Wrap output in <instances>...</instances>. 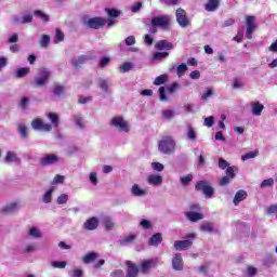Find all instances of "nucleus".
<instances>
[{
    "label": "nucleus",
    "instance_id": "5",
    "mask_svg": "<svg viewBox=\"0 0 277 277\" xmlns=\"http://www.w3.org/2000/svg\"><path fill=\"white\" fill-rule=\"evenodd\" d=\"M176 22L179 23L180 27L183 29L189 27L192 25V19L187 17V12L185 10L179 8L175 13Z\"/></svg>",
    "mask_w": 277,
    "mask_h": 277
},
{
    "label": "nucleus",
    "instance_id": "55",
    "mask_svg": "<svg viewBox=\"0 0 277 277\" xmlns=\"http://www.w3.org/2000/svg\"><path fill=\"white\" fill-rule=\"evenodd\" d=\"M109 62H111V58L107 56L102 57L98 64L100 68H105V66H108Z\"/></svg>",
    "mask_w": 277,
    "mask_h": 277
},
{
    "label": "nucleus",
    "instance_id": "56",
    "mask_svg": "<svg viewBox=\"0 0 277 277\" xmlns=\"http://www.w3.org/2000/svg\"><path fill=\"white\" fill-rule=\"evenodd\" d=\"M131 68H133V65L131 63H123L120 66V70L122 72H129V70H131Z\"/></svg>",
    "mask_w": 277,
    "mask_h": 277
},
{
    "label": "nucleus",
    "instance_id": "21",
    "mask_svg": "<svg viewBox=\"0 0 277 277\" xmlns=\"http://www.w3.org/2000/svg\"><path fill=\"white\" fill-rule=\"evenodd\" d=\"M246 198H248V193L243 189L238 190L233 199V202L235 205V207H237L239 205V202H243V200H246Z\"/></svg>",
    "mask_w": 277,
    "mask_h": 277
},
{
    "label": "nucleus",
    "instance_id": "46",
    "mask_svg": "<svg viewBox=\"0 0 277 277\" xmlns=\"http://www.w3.org/2000/svg\"><path fill=\"white\" fill-rule=\"evenodd\" d=\"M29 235L30 237H36L37 239H40V237H42V233H40L36 227H31L29 229Z\"/></svg>",
    "mask_w": 277,
    "mask_h": 277
},
{
    "label": "nucleus",
    "instance_id": "25",
    "mask_svg": "<svg viewBox=\"0 0 277 277\" xmlns=\"http://www.w3.org/2000/svg\"><path fill=\"white\" fill-rule=\"evenodd\" d=\"M162 241H163V235L161 233H157L149 238V246H158Z\"/></svg>",
    "mask_w": 277,
    "mask_h": 277
},
{
    "label": "nucleus",
    "instance_id": "24",
    "mask_svg": "<svg viewBox=\"0 0 277 277\" xmlns=\"http://www.w3.org/2000/svg\"><path fill=\"white\" fill-rule=\"evenodd\" d=\"M251 109L253 116H261V114H263V109H265V106H263V104L260 102H255L251 104Z\"/></svg>",
    "mask_w": 277,
    "mask_h": 277
},
{
    "label": "nucleus",
    "instance_id": "23",
    "mask_svg": "<svg viewBox=\"0 0 277 277\" xmlns=\"http://www.w3.org/2000/svg\"><path fill=\"white\" fill-rule=\"evenodd\" d=\"M185 217L189 220V222H199V220H205V215L199 212H185Z\"/></svg>",
    "mask_w": 277,
    "mask_h": 277
},
{
    "label": "nucleus",
    "instance_id": "57",
    "mask_svg": "<svg viewBox=\"0 0 277 277\" xmlns=\"http://www.w3.org/2000/svg\"><path fill=\"white\" fill-rule=\"evenodd\" d=\"M115 224L113 223L111 220L109 219H105L104 220V227L106 228V230H113Z\"/></svg>",
    "mask_w": 277,
    "mask_h": 277
},
{
    "label": "nucleus",
    "instance_id": "2",
    "mask_svg": "<svg viewBox=\"0 0 277 277\" xmlns=\"http://www.w3.org/2000/svg\"><path fill=\"white\" fill-rule=\"evenodd\" d=\"M158 149L160 153H163V155H172V153L176 150V142L170 135L162 136L158 142Z\"/></svg>",
    "mask_w": 277,
    "mask_h": 277
},
{
    "label": "nucleus",
    "instance_id": "4",
    "mask_svg": "<svg viewBox=\"0 0 277 277\" xmlns=\"http://www.w3.org/2000/svg\"><path fill=\"white\" fill-rule=\"evenodd\" d=\"M196 239V234L190 233L186 236L185 240H176L173 247L176 250H187V248H192L194 246V240Z\"/></svg>",
    "mask_w": 277,
    "mask_h": 277
},
{
    "label": "nucleus",
    "instance_id": "41",
    "mask_svg": "<svg viewBox=\"0 0 277 277\" xmlns=\"http://www.w3.org/2000/svg\"><path fill=\"white\" fill-rule=\"evenodd\" d=\"M52 199H53V187L50 188V189L43 195V202H45V205H49V202H51Z\"/></svg>",
    "mask_w": 277,
    "mask_h": 277
},
{
    "label": "nucleus",
    "instance_id": "58",
    "mask_svg": "<svg viewBox=\"0 0 277 277\" xmlns=\"http://www.w3.org/2000/svg\"><path fill=\"white\" fill-rule=\"evenodd\" d=\"M199 272L200 274H209L211 271V267L209 266V264H202L200 267H199Z\"/></svg>",
    "mask_w": 277,
    "mask_h": 277
},
{
    "label": "nucleus",
    "instance_id": "6",
    "mask_svg": "<svg viewBox=\"0 0 277 277\" xmlns=\"http://www.w3.org/2000/svg\"><path fill=\"white\" fill-rule=\"evenodd\" d=\"M110 127H115L118 131L129 133V122L122 118V116H116L110 120Z\"/></svg>",
    "mask_w": 277,
    "mask_h": 277
},
{
    "label": "nucleus",
    "instance_id": "7",
    "mask_svg": "<svg viewBox=\"0 0 277 277\" xmlns=\"http://www.w3.org/2000/svg\"><path fill=\"white\" fill-rule=\"evenodd\" d=\"M159 265V259L144 260L140 264L141 274H149L151 269H155Z\"/></svg>",
    "mask_w": 277,
    "mask_h": 277
},
{
    "label": "nucleus",
    "instance_id": "26",
    "mask_svg": "<svg viewBox=\"0 0 277 277\" xmlns=\"http://www.w3.org/2000/svg\"><path fill=\"white\" fill-rule=\"evenodd\" d=\"M149 185H161L163 183V176L151 174L147 179Z\"/></svg>",
    "mask_w": 277,
    "mask_h": 277
},
{
    "label": "nucleus",
    "instance_id": "14",
    "mask_svg": "<svg viewBox=\"0 0 277 277\" xmlns=\"http://www.w3.org/2000/svg\"><path fill=\"white\" fill-rule=\"evenodd\" d=\"M51 77V71L43 69L41 71V77L35 79L34 88H42L49 78Z\"/></svg>",
    "mask_w": 277,
    "mask_h": 277
},
{
    "label": "nucleus",
    "instance_id": "40",
    "mask_svg": "<svg viewBox=\"0 0 277 277\" xmlns=\"http://www.w3.org/2000/svg\"><path fill=\"white\" fill-rule=\"evenodd\" d=\"M17 131L18 133L21 134V136L26 140L27 137V126L23 124V123H19L17 126Z\"/></svg>",
    "mask_w": 277,
    "mask_h": 277
},
{
    "label": "nucleus",
    "instance_id": "59",
    "mask_svg": "<svg viewBox=\"0 0 277 277\" xmlns=\"http://www.w3.org/2000/svg\"><path fill=\"white\" fill-rule=\"evenodd\" d=\"M213 124H215V117L214 116H210V117H207L205 119V126L206 127H212Z\"/></svg>",
    "mask_w": 277,
    "mask_h": 277
},
{
    "label": "nucleus",
    "instance_id": "47",
    "mask_svg": "<svg viewBox=\"0 0 277 277\" xmlns=\"http://www.w3.org/2000/svg\"><path fill=\"white\" fill-rule=\"evenodd\" d=\"M219 168L221 170H227L228 168H230V164L228 163V161L224 160V158H220L219 159Z\"/></svg>",
    "mask_w": 277,
    "mask_h": 277
},
{
    "label": "nucleus",
    "instance_id": "42",
    "mask_svg": "<svg viewBox=\"0 0 277 277\" xmlns=\"http://www.w3.org/2000/svg\"><path fill=\"white\" fill-rule=\"evenodd\" d=\"M170 55V52H155L153 60H166Z\"/></svg>",
    "mask_w": 277,
    "mask_h": 277
},
{
    "label": "nucleus",
    "instance_id": "45",
    "mask_svg": "<svg viewBox=\"0 0 277 277\" xmlns=\"http://www.w3.org/2000/svg\"><path fill=\"white\" fill-rule=\"evenodd\" d=\"M98 88H101V90H103V92H109V81L100 80Z\"/></svg>",
    "mask_w": 277,
    "mask_h": 277
},
{
    "label": "nucleus",
    "instance_id": "53",
    "mask_svg": "<svg viewBox=\"0 0 277 277\" xmlns=\"http://www.w3.org/2000/svg\"><path fill=\"white\" fill-rule=\"evenodd\" d=\"M151 168H153V170H155L156 172H163V169H164L163 164L160 163V162H153V163H151Z\"/></svg>",
    "mask_w": 277,
    "mask_h": 277
},
{
    "label": "nucleus",
    "instance_id": "34",
    "mask_svg": "<svg viewBox=\"0 0 277 277\" xmlns=\"http://www.w3.org/2000/svg\"><path fill=\"white\" fill-rule=\"evenodd\" d=\"M181 184L183 187H187L192 181H194V175L187 174L180 177Z\"/></svg>",
    "mask_w": 277,
    "mask_h": 277
},
{
    "label": "nucleus",
    "instance_id": "16",
    "mask_svg": "<svg viewBox=\"0 0 277 277\" xmlns=\"http://www.w3.org/2000/svg\"><path fill=\"white\" fill-rule=\"evenodd\" d=\"M84 230H96L98 228V219L92 216L83 223Z\"/></svg>",
    "mask_w": 277,
    "mask_h": 277
},
{
    "label": "nucleus",
    "instance_id": "39",
    "mask_svg": "<svg viewBox=\"0 0 277 277\" xmlns=\"http://www.w3.org/2000/svg\"><path fill=\"white\" fill-rule=\"evenodd\" d=\"M187 64L182 63L180 66H177L176 68V74L177 77H183V75H185V72H187Z\"/></svg>",
    "mask_w": 277,
    "mask_h": 277
},
{
    "label": "nucleus",
    "instance_id": "12",
    "mask_svg": "<svg viewBox=\"0 0 277 277\" xmlns=\"http://www.w3.org/2000/svg\"><path fill=\"white\" fill-rule=\"evenodd\" d=\"M57 161H60V156L54 154H48L40 159V163L43 168L47 166H55Z\"/></svg>",
    "mask_w": 277,
    "mask_h": 277
},
{
    "label": "nucleus",
    "instance_id": "51",
    "mask_svg": "<svg viewBox=\"0 0 277 277\" xmlns=\"http://www.w3.org/2000/svg\"><path fill=\"white\" fill-rule=\"evenodd\" d=\"M54 42H64V32H62V30L56 29Z\"/></svg>",
    "mask_w": 277,
    "mask_h": 277
},
{
    "label": "nucleus",
    "instance_id": "3",
    "mask_svg": "<svg viewBox=\"0 0 277 277\" xmlns=\"http://www.w3.org/2000/svg\"><path fill=\"white\" fill-rule=\"evenodd\" d=\"M195 190L196 192H201L206 198H213V194H215V189L213 186L209 184V182L201 180L198 181L195 185Z\"/></svg>",
    "mask_w": 277,
    "mask_h": 277
},
{
    "label": "nucleus",
    "instance_id": "29",
    "mask_svg": "<svg viewBox=\"0 0 277 277\" xmlns=\"http://www.w3.org/2000/svg\"><path fill=\"white\" fill-rule=\"evenodd\" d=\"M238 171H239V169L236 166H232L226 169L225 174L233 181V179H235V176H237Z\"/></svg>",
    "mask_w": 277,
    "mask_h": 277
},
{
    "label": "nucleus",
    "instance_id": "19",
    "mask_svg": "<svg viewBox=\"0 0 277 277\" xmlns=\"http://www.w3.org/2000/svg\"><path fill=\"white\" fill-rule=\"evenodd\" d=\"M222 0H208L205 4L206 12H217Z\"/></svg>",
    "mask_w": 277,
    "mask_h": 277
},
{
    "label": "nucleus",
    "instance_id": "50",
    "mask_svg": "<svg viewBox=\"0 0 277 277\" xmlns=\"http://www.w3.org/2000/svg\"><path fill=\"white\" fill-rule=\"evenodd\" d=\"M274 186V179H267L262 181V183L260 184V187H273Z\"/></svg>",
    "mask_w": 277,
    "mask_h": 277
},
{
    "label": "nucleus",
    "instance_id": "43",
    "mask_svg": "<svg viewBox=\"0 0 277 277\" xmlns=\"http://www.w3.org/2000/svg\"><path fill=\"white\" fill-rule=\"evenodd\" d=\"M259 156V151H250L245 154L243 156H241V160L242 161H248V159H254V157Z\"/></svg>",
    "mask_w": 277,
    "mask_h": 277
},
{
    "label": "nucleus",
    "instance_id": "20",
    "mask_svg": "<svg viewBox=\"0 0 277 277\" xmlns=\"http://www.w3.org/2000/svg\"><path fill=\"white\" fill-rule=\"evenodd\" d=\"M172 267L176 272H183V256L181 253H176L172 260Z\"/></svg>",
    "mask_w": 277,
    "mask_h": 277
},
{
    "label": "nucleus",
    "instance_id": "13",
    "mask_svg": "<svg viewBox=\"0 0 277 277\" xmlns=\"http://www.w3.org/2000/svg\"><path fill=\"white\" fill-rule=\"evenodd\" d=\"M124 264L128 267L126 277H137L140 275V267H137L135 263L128 260Z\"/></svg>",
    "mask_w": 277,
    "mask_h": 277
},
{
    "label": "nucleus",
    "instance_id": "60",
    "mask_svg": "<svg viewBox=\"0 0 277 277\" xmlns=\"http://www.w3.org/2000/svg\"><path fill=\"white\" fill-rule=\"evenodd\" d=\"M74 120L79 129H83V118L81 116H74Z\"/></svg>",
    "mask_w": 277,
    "mask_h": 277
},
{
    "label": "nucleus",
    "instance_id": "28",
    "mask_svg": "<svg viewBox=\"0 0 277 277\" xmlns=\"http://www.w3.org/2000/svg\"><path fill=\"white\" fill-rule=\"evenodd\" d=\"M39 44H40L41 49H48L49 44H51V36L42 35L39 40Z\"/></svg>",
    "mask_w": 277,
    "mask_h": 277
},
{
    "label": "nucleus",
    "instance_id": "31",
    "mask_svg": "<svg viewBox=\"0 0 277 277\" xmlns=\"http://www.w3.org/2000/svg\"><path fill=\"white\" fill-rule=\"evenodd\" d=\"M200 229L203 233H215V227L213 226V223H209V222L201 224Z\"/></svg>",
    "mask_w": 277,
    "mask_h": 277
},
{
    "label": "nucleus",
    "instance_id": "35",
    "mask_svg": "<svg viewBox=\"0 0 277 277\" xmlns=\"http://www.w3.org/2000/svg\"><path fill=\"white\" fill-rule=\"evenodd\" d=\"M167 81H168V75L163 74L156 77V79L154 80V85H163V83H166Z\"/></svg>",
    "mask_w": 277,
    "mask_h": 277
},
{
    "label": "nucleus",
    "instance_id": "36",
    "mask_svg": "<svg viewBox=\"0 0 277 277\" xmlns=\"http://www.w3.org/2000/svg\"><path fill=\"white\" fill-rule=\"evenodd\" d=\"M135 239H137V235L135 234H130L128 236H124L121 239V243H133V241H135Z\"/></svg>",
    "mask_w": 277,
    "mask_h": 277
},
{
    "label": "nucleus",
    "instance_id": "54",
    "mask_svg": "<svg viewBox=\"0 0 277 277\" xmlns=\"http://www.w3.org/2000/svg\"><path fill=\"white\" fill-rule=\"evenodd\" d=\"M230 181H233L229 176L224 175L223 177H221L219 185H221V187H224L226 185H228V183H230Z\"/></svg>",
    "mask_w": 277,
    "mask_h": 277
},
{
    "label": "nucleus",
    "instance_id": "48",
    "mask_svg": "<svg viewBox=\"0 0 277 277\" xmlns=\"http://www.w3.org/2000/svg\"><path fill=\"white\" fill-rule=\"evenodd\" d=\"M57 205H66L68 202V195L62 194L56 199Z\"/></svg>",
    "mask_w": 277,
    "mask_h": 277
},
{
    "label": "nucleus",
    "instance_id": "61",
    "mask_svg": "<svg viewBox=\"0 0 277 277\" xmlns=\"http://www.w3.org/2000/svg\"><path fill=\"white\" fill-rule=\"evenodd\" d=\"M110 277H124V271L115 269L110 273Z\"/></svg>",
    "mask_w": 277,
    "mask_h": 277
},
{
    "label": "nucleus",
    "instance_id": "32",
    "mask_svg": "<svg viewBox=\"0 0 277 277\" xmlns=\"http://www.w3.org/2000/svg\"><path fill=\"white\" fill-rule=\"evenodd\" d=\"M29 75V67H22L17 69L15 77L17 79H23V77H27Z\"/></svg>",
    "mask_w": 277,
    "mask_h": 277
},
{
    "label": "nucleus",
    "instance_id": "1",
    "mask_svg": "<svg viewBox=\"0 0 277 277\" xmlns=\"http://www.w3.org/2000/svg\"><path fill=\"white\" fill-rule=\"evenodd\" d=\"M49 120L51 123H44V121L40 118H36L31 121V128L35 129V131H44L45 133H50V131H53L54 129H57L60 127V117L55 113H49L48 115Z\"/></svg>",
    "mask_w": 277,
    "mask_h": 277
},
{
    "label": "nucleus",
    "instance_id": "37",
    "mask_svg": "<svg viewBox=\"0 0 277 277\" xmlns=\"http://www.w3.org/2000/svg\"><path fill=\"white\" fill-rule=\"evenodd\" d=\"M35 16H38V18H41L44 23H49V15L40 10L34 11Z\"/></svg>",
    "mask_w": 277,
    "mask_h": 277
},
{
    "label": "nucleus",
    "instance_id": "38",
    "mask_svg": "<svg viewBox=\"0 0 277 277\" xmlns=\"http://www.w3.org/2000/svg\"><path fill=\"white\" fill-rule=\"evenodd\" d=\"M18 209V203L13 202L3 208V213H12V211H16Z\"/></svg>",
    "mask_w": 277,
    "mask_h": 277
},
{
    "label": "nucleus",
    "instance_id": "64",
    "mask_svg": "<svg viewBox=\"0 0 277 277\" xmlns=\"http://www.w3.org/2000/svg\"><path fill=\"white\" fill-rule=\"evenodd\" d=\"M27 105H29V97H23L19 107H22V109H27Z\"/></svg>",
    "mask_w": 277,
    "mask_h": 277
},
{
    "label": "nucleus",
    "instance_id": "17",
    "mask_svg": "<svg viewBox=\"0 0 277 277\" xmlns=\"http://www.w3.org/2000/svg\"><path fill=\"white\" fill-rule=\"evenodd\" d=\"M155 49H157V51H172V49H174V45L168 40H159L155 44Z\"/></svg>",
    "mask_w": 277,
    "mask_h": 277
},
{
    "label": "nucleus",
    "instance_id": "9",
    "mask_svg": "<svg viewBox=\"0 0 277 277\" xmlns=\"http://www.w3.org/2000/svg\"><path fill=\"white\" fill-rule=\"evenodd\" d=\"M151 27H168L170 25V17L168 15L156 16L151 18Z\"/></svg>",
    "mask_w": 277,
    "mask_h": 277
},
{
    "label": "nucleus",
    "instance_id": "52",
    "mask_svg": "<svg viewBox=\"0 0 277 277\" xmlns=\"http://www.w3.org/2000/svg\"><path fill=\"white\" fill-rule=\"evenodd\" d=\"M68 265L66 262H52V267L55 269H64Z\"/></svg>",
    "mask_w": 277,
    "mask_h": 277
},
{
    "label": "nucleus",
    "instance_id": "27",
    "mask_svg": "<svg viewBox=\"0 0 277 277\" xmlns=\"http://www.w3.org/2000/svg\"><path fill=\"white\" fill-rule=\"evenodd\" d=\"M97 259H98V253L89 252L83 256L82 261L83 263H85V265H88L90 263H93V261H96Z\"/></svg>",
    "mask_w": 277,
    "mask_h": 277
},
{
    "label": "nucleus",
    "instance_id": "63",
    "mask_svg": "<svg viewBox=\"0 0 277 277\" xmlns=\"http://www.w3.org/2000/svg\"><path fill=\"white\" fill-rule=\"evenodd\" d=\"M70 276L71 277H83V271L79 269V268L74 269V271H71Z\"/></svg>",
    "mask_w": 277,
    "mask_h": 277
},
{
    "label": "nucleus",
    "instance_id": "10",
    "mask_svg": "<svg viewBox=\"0 0 277 277\" xmlns=\"http://www.w3.org/2000/svg\"><path fill=\"white\" fill-rule=\"evenodd\" d=\"M255 17L249 15L246 17L247 23V39L252 40V34L256 30V24H254Z\"/></svg>",
    "mask_w": 277,
    "mask_h": 277
},
{
    "label": "nucleus",
    "instance_id": "62",
    "mask_svg": "<svg viewBox=\"0 0 277 277\" xmlns=\"http://www.w3.org/2000/svg\"><path fill=\"white\" fill-rule=\"evenodd\" d=\"M135 44V36H129L126 38V45L127 47H133Z\"/></svg>",
    "mask_w": 277,
    "mask_h": 277
},
{
    "label": "nucleus",
    "instance_id": "33",
    "mask_svg": "<svg viewBox=\"0 0 277 277\" xmlns=\"http://www.w3.org/2000/svg\"><path fill=\"white\" fill-rule=\"evenodd\" d=\"M132 194H133L134 196L142 197V196H146V190L140 188V185L134 184V185L132 186Z\"/></svg>",
    "mask_w": 277,
    "mask_h": 277
},
{
    "label": "nucleus",
    "instance_id": "44",
    "mask_svg": "<svg viewBox=\"0 0 277 277\" xmlns=\"http://www.w3.org/2000/svg\"><path fill=\"white\" fill-rule=\"evenodd\" d=\"M188 132V140H190L192 142H196V130H194V127L192 126H187Z\"/></svg>",
    "mask_w": 277,
    "mask_h": 277
},
{
    "label": "nucleus",
    "instance_id": "8",
    "mask_svg": "<svg viewBox=\"0 0 277 277\" xmlns=\"http://www.w3.org/2000/svg\"><path fill=\"white\" fill-rule=\"evenodd\" d=\"M87 25L90 29H101L107 25V19L103 17H91L88 19Z\"/></svg>",
    "mask_w": 277,
    "mask_h": 277
},
{
    "label": "nucleus",
    "instance_id": "15",
    "mask_svg": "<svg viewBox=\"0 0 277 277\" xmlns=\"http://www.w3.org/2000/svg\"><path fill=\"white\" fill-rule=\"evenodd\" d=\"M53 96L56 98H65L66 97V87L64 84L55 83L52 88Z\"/></svg>",
    "mask_w": 277,
    "mask_h": 277
},
{
    "label": "nucleus",
    "instance_id": "30",
    "mask_svg": "<svg viewBox=\"0 0 277 277\" xmlns=\"http://www.w3.org/2000/svg\"><path fill=\"white\" fill-rule=\"evenodd\" d=\"M4 161L6 163H12L13 161H21V159H18V157L16 156V153L14 151H8L6 156L4 158Z\"/></svg>",
    "mask_w": 277,
    "mask_h": 277
},
{
    "label": "nucleus",
    "instance_id": "49",
    "mask_svg": "<svg viewBox=\"0 0 277 277\" xmlns=\"http://www.w3.org/2000/svg\"><path fill=\"white\" fill-rule=\"evenodd\" d=\"M162 116L166 118V120H172V118H174V110H162Z\"/></svg>",
    "mask_w": 277,
    "mask_h": 277
},
{
    "label": "nucleus",
    "instance_id": "11",
    "mask_svg": "<svg viewBox=\"0 0 277 277\" xmlns=\"http://www.w3.org/2000/svg\"><path fill=\"white\" fill-rule=\"evenodd\" d=\"M105 12L108 14V18L106 19V24L108 27H114L116 25V21L114 18H118L120 16V11L115 8L105 9Z\"/></svg>",
    "mask_w": 277,
    "mask_h": 277
},
{
    "label": "nucleus",
    "instance_id": "18",
    "mask_svg": "<svg viewBox=\"0 0 277 277\" xmlns=\"http://www.w3.org/2000/svg\"><path fill=\"white\" fill-rule=\"evenodd\" d=\"M34 21V15L31 13H28L24 15L21 19V17L15 16L13 18V25H27V23H32Z\"/></svg>",
    "mask_w": 277,
    "mask_h": 277
},
{
    "label": "nucleus",
    "instance_id": "22",
    "mask_svg": "<svg viewBox=\"0 0 277 277\" xmlns=\"http://www.w3.org/2000/svg\"><path fill=\"white\" fill-rule=\"evenodd\" d=\"M87 60H94V56L81 55V56H78L77 58H74L71 61V64L72 66H75V68H81V66H83Z\"/></svg>",
    "mask_w": 277,
    "mask_h": 277
}]
</instances>
